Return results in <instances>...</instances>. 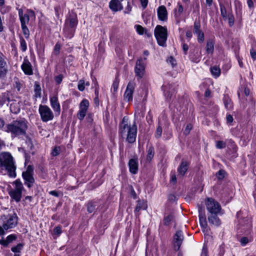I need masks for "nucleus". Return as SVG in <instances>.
I'll use <instances>...</instances> for the list:
<instances>
[{
	"instance_id": "nucleus-1",
	"label": "nucleus",
	"mask_w": 256,
	"mask_h": 256,
	"mask_svg": "<svg viewBox=\"0 0 256 256\" xmlns=\"http://www.w3.org/2000/svg\"><path fill=\"white\" fill-rule=\"evenodd\" d=\"M28 128V122L24 118H20L8 124L4 130L10 133L12 137H17L26 136Z\"/></svg>"
},
{
	"instance_id": "nucleus-2",
	"label": "nucleus",
	"mask_w": 256,
	"mask_h": 256,
	"mask_svg": "<svg viewBox=\"0 0 256 256\" xmlns=\"http://www.w3.org/2000/svg\"><path fill=\"white\" fill-rule=\"evenodd\" d=\"M119 133L122 138H126L130 144L135 142L137 134V126L135 122L132 125L124 123V118L119 126Z\"/></svg>"
},
{
	"instance_id": "nucleus-3",
	"label": "nucleus",
	"mask_w": 256,
	"mask_h": 256,
	"mask_svg": "<svg viewBox=\"0 0 256 256\" xmlns=\"http://www.w3.org/2000/svg\"><path fill=\"white\" fill-rule=\"evenodd\" d=\"M0 167L4 168L7 170L10 177H16V166L10 152H2L0 154Z\"/></svg>"
},
{
	"instance_id": "nucleus-4",
	"label": "nucleus",
	"mask_w": 256,
	"mask_h": 256,
	"mask_svg": "<svg viewBox=\"0 0 256 256\" xmlns=\"http://www.w3.org/2000/svg\"><path fill=\"white\" fill-rule=\"evenodd\" d=\"M12 184L15 186L14 188L10 190L8 194L10 198L16 202H20L22 196V192L24 190L23 184L19 179L16 180Z\"/></svg>"
},
{
	"instance_id": "nucleus-5",
	"label": "nucleus",
	"mask_w": 256,
	"mask_h": 256,
	"mask_svg": "<svg viewBox=\"0 0 256 256\" xmlns=\"http://www.w3.org/2000/svg\"><path fill=\"white\" fill-rule=\"evenodd\" d=\"M208 214H222L223 210L220 203L212 198H208L205 200Z\"/></svg>"
},
{
	"instance_id": "nucleus-6",
	"label": "nucleus",
	"mask_w": 256,
	"mask_h": 256,
	"mask_svg": "<svg viewBox=\"0 0 256 256\" xmlns=\"http://www.w3.org/2000/svg\"><path fill=\"white\" fill-rule=\"evenodd\" d=\"M154 32L158 44L162 46H166L168 36L166 28L160 25H158L154 29Z\"/></svg>"
},
{
	"instance_id": "nucleus-7",
	"label": "nucleus",
	"mask_w": 256,
	"mask_h": 256,
	"mask_svg": "<svg viewBox=\"0 0 256 256\" xmlns=\"http://www.w3.org/2000/svg\"><path fill=\"white\" fill-rule=\"evenodd\" d=\"M34 167L32 165H29L26 168V171L22 173V176L24 180V184L28 188L32 186L35 180L34 178Z\"/></svg>"
},
{
	"instance_id": "nucleus-8",
	"label": "nucleus",
	"mask_w": 256,
	"mask_h": 256,
	"mask_svg": "<svg viewBox=\"0 0 256 256\" xmlns=\"http://www.w3.org/2000/svg\"><path fill=\"white\" fill-rule=\"evenodd\" d=\"M38 111L43 122L52 120L54 118L52 110L46 105L40 104L39 106Z\"/></svg>"
},
{
	"instance_id": "nucleus-9",
	"label": "nucleus",
	"mask_w": 256,
	"mask_h": 256,
	"mask_svg": "<svg viewBox=\"0 0 256 256\" xmlns=\"http://www.w3.org/2000/svg\"><path fill=\"white\" fill-rule=\"evenodd\" d=\"M146 58H144V60H142V58H140L137 60L136 62V64L134 68V72L136 74V76L138 80L141 79L144 74L145 66L144 61L146 60Z\"/></svg>"
},
{
	"instance_id": "nucleus-10",
	"label": "nucleus",
	"mask_w": 256,
	"mask_h": 256,
	"mask_svg": "<svg viewBox=\"0 0 256 256\" xmlns=\"http://www.w3.org/2000/svg\"><path fill=\"white\" fill-rule=\"evenodd\" d=\"M6 220L4 224V226L6 230L14 228L18 224V217L16 213L12 214H8L6 216Z\"/></svg>"
},
{
	"instance_id": "nucleus-11",
	"label": "nucleus",
	"mask_w": 256,
	"mask_h": 256,
	"mask_svg": "<svg viewBox=\"0 0 256 256\" xmlns=\"http://www.w3.org/2000/svg\"><path fill=\"white\" fill-rule=\"evenodd\" d=\"M136 86L134 80L130 81L126 86L124 96L125 100L128 102L132 100V96Z\"/></svg>"
},
{
	"instance_id": "nucleus-12",
	"label": "nucleus",
	"mask_w": 256,
	"mask_h": 256,
	"mask_svg": "<svg viewBox=\"0 0 256 256\" xmlns=\"http://www.w3.org/2000/svg\"><path fill=\"white\" fill-rule=\"evenodd\" d=\"M184 236L181 230L176 231L174 236V246L176 250H178L184 240Z\"/></svg>"
},
{
	"instance_id": "nucleus-13",
	"label": "nucleus",
	"mask_w": 256,
	"mask_h": 256,
	"mask_svg": "<svg viewBox=\"0 0 256 256\" xmlns=\"http://www.w3.org/2000/svg\"><path fill=\"white\" fill-rule=\"evenodd\" d=\"M208 214V219L209 223L215 226H218L221 224V222L218 218L219 215L223 214Z\"/></svg>"
},
{
	"instance_id": "nucleus-14",
	"label": "nucleus",
	"mask_w": 256,
	"mask_h": 256,
	"mask_svg": "<svg viewBox=\"0 0 256 256\" xmlns=\"http://www.w3.org/2000/svg\"><path fill=\"white\" fill-rule=\"evenodd\" d=\"M8 72L7 62L2 54H0V78L4 77Z\"/></svg>"
},
{
	"instance_id": "nucleus-15",
	"label": "nucleus",
	"mask_w": 256,
	"mask_h": 256,
	"mask_svg": "<svg viewBox=\"0 0 256 256\" xmlns=\"http://www.w3.org/2000/svg\"><path fill=\"white\" fill-rule=\"evenodd\" d=\"M50 106L58 114H60V106L58 100L57 96H54L50 98Z\"/></svg>"
},
{
	"instance_id": "nucleus-16",
	"label": "nucleus",
	"mask_w": 256,
	"mask_h": 256,
	"mask_svg": "<svg viewBox=\"0 0 256 256\" xmlns=\"http://www.w3.org/2000/svg\"><path fill=\"white\" fill-rule=\"evenodd\" d=\"M22 69L26 74L32 75L33 74L32 66L28 60L24 58L21 66Z\"/></svg>"
},
{
	"instance_id": "nucleus-17",
	"label": "nucleus",
	"mask_w": 256,
	"mask_h": 256,
	"mask_svg": "<svg viewBox=\"0 0 256 256\" xmlns=\"http://www.w3.org/2000/svg\"><path fill=\"white\" fill-rule=\"evenodd\" d=\"M189 166V162L182 160L180 166L178 168V174L181 176H184L186 173Z\"/></svg>"
},
{
	"instance_id": "nucleus-18",
	"label": "nucleus",
	"mask_w": 256,
	"mask_h": 256,
	"mask_svg": "<svg viewBox=\"0 0 256 256\" xmlns=\"http://www.w3.org/2000/svg\"><path fill=\"white\" fill-rule=\"evenodd\" d=\"M109 7L112 11L115 12L123 9V6L119 0H111L109 3Z\"/></svg>"
},
{
	"instance_id": "nucleus-19",
	"label": "nucleus",
	"mask_w": 256,
	"mask_h": 256,
	"mask_svg": "<svg viewBox=\"0 0 256 256\" xmlns=\"http://www.w3.org/2000/svg\"><path fill=\"white\" fill-rule=\"evenodd\" d=\"M158 16L160 20L166 21L168 18V12L164 6H161L158 8Z\"/></svg>"
},
{
	"instance_id": "nucleus-20",
	"label": "nucleus",
	"mask_w": 256,
	"mask_h": 256,
	"mask_svg": "<svg viewBox=\"0 0 256 256\" xmlns=\"http://www.w3.org/2000/svg\"><path fill=\"white\" fill-rule=\"evenodd\" d=\"M18 15L20 20V22L21 26H25L30 21L29 14L26 13L24 14L22 9L18 10Z\"/></svg>"
},
{
	"instance_id": "nucleus-21",
	"label": "nucleus",
	"mask_w": 256,
	"mask_h": 256,
	"mask_svg": "<svg viewBox=\"0 0 256 256\" xmlns=\"http://www.w3.org/2000/svg\"><path fill=\"white\" fill-rule=\"evenodd\" d=\"M17 236L15 234H12L8 236L5 240H0V244L4 247H7L8 244L17 239Z\"/></svg>"
},
{
	"instance_id": "nucleus-22",
	"label": "nucleus",
	"mask_w": 256,
	"mask_h": 256,
	"mask_svg": "<svg viewBox=\"0 0 256 256\" xmlns=\"http://www.w3.org/2000/svg\"><path fill=\"white\" fill-rule=\"evenodd\" d=\"M128 166L130 172L132 174H136L138 171V161L137 159L132 158L129 160Z\"/></svg>"
},
{
	"instance_id": "nucleus-23",
	"label": "nucleus",
	"mask_w": 256,
	"mask_h": 256,
	"mask_svg": "<svg viewBox=\"0 0 256 256\" xmlns=\"http://www.w3.org/2000/svg\"><path fill=\"white\" fill-rule=\"evenodd\" d=\"M198 212H199L198 216H199L200 225L202 228H206L207 226V222L206 220V218L204 214L202 212V208H199Z\"/></svg>"
},
{
	"instance_id": "nucleus-24",
	"label": "nucleus",
	"mask_w": 256,
	"mask_h": 256,
	"mask_svg": "<svg viewBox=\"0 0 256 256\" xmlns=\"http://www.w3.org/2000/svg\"><path fill=\"white\" fill-rule=\"evenodd\" d=\"M98 200H92L87 204V210L89 213L94 212L98 208Z\"/></svg>"
},
{
	"instance_id": "nucleus-25",
	"label": "nucleus",
	"mask_w": 256,
	"mask_h": 256,
	"mask_svg": "<svg viewBox=\"0 0 256 256\" xmlns=\"http://www.w3.org/2000/svg\"><path fill=\"white\" fill-rule=\"evenodd\" d=\"M223 102L224 104L225 108L227 110H230L233 108V104L232 100L227 95H224L223 98Z\"/></svg>"
},
{
	"instance_id": "nucleus-26",
	"label": "nucleus",
	"mask_w": 256,
	"mask_h": 256,
	"mask_svg": "<svg viewBox=\"0 0 256 256\" xmlns=\"http://www.w3.org/2000/svg\"><path fill=\"white\" fill-rule=\"evenodd\" d=\"M214 41L212 39H208L206 42V51L208 54H212L214 51Z\"/></svg>"
},
{
	"instance_id": "nucleus-27",
	"label": "nucleus",
	"mask_w": 256,
	"mask_h": 256,
	"mask_svg": "<svg viewBox=\"0 0 256 256\" xmlns=\"http://www.w3.org/2000/svg\"><path fill=\"white\" fill-rule=\"evenodd\" d=\"M146 159L148 161L150 162L154 156V148L152 146H150L147 150Z\"/></svg>"
},
{
	"instance_id": "nucleus-28",
	"label": "nucleus",
	"mask_w": 256,
	"mask_h": 256,
	"mask_svg": "<svg viewBox=\"0 0 256 256\" xmlns=\"http://www.w3.org/2000/svg\"><path fill=\"white\" fill-rule=\"evenodd\" d=\"M210 72L213 76L216 78L220 76V69L219 67L215 66L210 68Z\"/></svg>"
},
{
	"instance_id": "nucleus-29",
	"label": "nucleus",
	"mask_w": 256,
	"mask_h": 256,
	"mask_svg": "<svg viewBox=\"0 0 256 256\" xmlns=\"http://www.w3.org/2000/svg\"><path fill=\"white\" fill-rule=\"evenodd\" d=\"M89 106V102L86 99H84L80 104V109L87 111Z\"/></svg>"
},
{
	"instance_id": "nucleus-30",
	"label": "nucleus",
	"mask_w": 256,
	"mask_h": 256,
	"mask_svg": "<svg viewBox=\"0 0 256 256\" xmlns=\"http://www.w3.org/2000/svg\"><path fill=\"white\" fill-rule=\"evenodd\" d=\"M174 219V216L172 214H170L167 216L164 217V225L168 226L170 225V222L173 221Z\"/></svg>"
},
{
	"instance_id": "nucleus-31",
	"label": "nucleus",
	"mask_w": 256,
	"mask_h": 256,
	"mask_svg": "<svg viewBox=\"0 0 256 256\" xmlns=\"http://www.w3.org/2000/svg\"><path fill=\"white\" fill-rule=\"evenodd\" d=\"M69 25L72 28H75L78 24V20L76 16H71L69 18Z\"/></svg>"
},
{
	"instance_id": "nucleus-32",
	"label": "nucleus",
	"mask_w": 256,
	"mask_h": 256,
	"mask_svg": "<svg viewBox=\"0 0 256 256\" xmlns=\"http://www.w3.org/2000/svg\"><path fill=\"white\" fill-rule=\"evenodd\" d=\"M24 244L22 243L18 244L16 246L11 248V250L14 253H20L24 247Z\"/></svg>"
},
{
	"instance_id": "nucleus-33",
	"label": "nucleus",
	"mask_w": 256,
	"mask_h": 256,
	"mask_svg": "<svg viewBox=\"0 0 256 256\" xmlns=\"http://www.w3.org/2000/svg\"><path fill=\"white\" fill-rule=\"evenodd\" d=\"M145 204L144 202L142 200H138L137 202L136 206L135 208L134 212H138L141 209H146V207L145 206Z\"/></svg>"
},
{
	"instance_id": "nucleus-34",
	"label": "nucleus",
	"mask_w": 256,
	"mask_h": 256,
	"mask_svg": "<svg viewBox=\"0 0 256 256\" xmlns=\"http://www.w3.org/2000/svg\"><path fill=\"white\" fill-rule=\"evenodd\" d=\"M178 10H175L174 16L176 18H178V17L180 16L183 12V11H184L183 6L180 3H178Z\"/></svg>"
},
{
	"instance_id": "nucleus-35",
	"label": "nucleus",
	"mask_w": 256,
	"mask_h": 256,
	"mask_svg": "<svg viewBox=\"0 0 256 256\" xmlns=\"http://www.w3.org/2000/svg\"><path fill=\"white\" fill-rule=\"evenodd\" d=\"M220 14L223 18L226 20L227 19V12L225 6L222 4H220Z\"/></svg>"
},
{
	"instance_id": "nucleus-36",
	"label": "nucleus",
	"mask_w": 256,
	"mask_h": 256,
	"mask_svg": "<svg viewBox=\"0 0 256 256\" xmlns=\"http://www.w3.org/2000/svg\"><path fill=\"white\" fill-rule=\"evenodd\" d=\"M201 32H202V31L200 30V22H195L194 29V34H197Z\"/></svg>"
},
{
	"instance_id": "nucleus-37",
	"label": "nucleus",
	"mask_w": 256,
	"mask_h": 256,
	"mask_svg": "<svg viewBox=\"0 0 256 256\" xmlns=\"http://www.w3.org/2000/svg\"><path fill=\"white\" fill-rule=\"evenodd\" d=\"M20 48L21 50L24 52L27 49V45H26V42L22 36H20Z\"/></svg>"
},
{
	"instance_id": "nucleus-38",
	"label": "nucleus",
	"mask_w": 256,
	"mask_h": 256,
	"mask_svg": "<svg viewBox=\"0 0 256 256\" xmlns=\"http://www.w3.org/2000/svg\"><path fill=\"white\" fill-rule=\"evenodd\" d=\"M162 132V126L160 125V122H158V125L156 128L155 136L156 138H159L161 137Z\"/></svg>"
},
{
	"instance_id": "nucleus-39",
	"label": "nucleus",
	"mask_w": 256,
	"mask_h": 256,
	"mask_svg": "<svg viewBox=\"0 0 256 256\" xmlns=\"http://www.w3.org/2000/svg\"><path fill=\"white\" fill-rule=\"evenodd\" d=\"M87 111L80 110H78V114H77V117L80 120H84V118L85 117L86 115Z\"/></svg>"
},
{
	"instance_id": "nucleus-40",
	"label": "nucleus",
	"mask_w": 256,
	"mask_h": 256,
	"mask_svg": "<svg viewBox=\"0 0 256 256\" xmlns=\"http://www.w3.org/2000/svg\"><path fill=\"white\" fill-rule=\"evenodd\" d=\"M225 174L226 172L224 170H220L216 172V176L218 180H222L224 178Z\"/></svg>"
},
{
	"instance_id": "nucleus-41",
	"label": "nucleus",
	"mask_w": 256,
	"mask_h": 256,
	"mask_svg": "<svg viewBox=\"0 0 256 256\" xmlns=\"http://www.w3.org/2000/svg\"><path fill=\"white\" fill-rule=\"evenodd\" d=\"M34 87L35 96L36 98H40L41 96V88L40 85L35 84Z\"/></svg>"
},
{
	"instance_id": "nucleus-42",
	"label": "nucleus",
	"mask_w": 256,
	"mask_h": 256,
	"mask_svg": "<svg viewBox=\"0 0 256 256\" xmlns=\"http://www.w3.org/2000/svg\"><path fill=\"white\" fill-rule=\"evenodd\" d=\"M22 32L25 38L28 39L30 36V31L26 26H21Z\"/></svg>"
},
{
	"instance_id": "nucleus-43",
	"label": "nucleus",
	"mask_w": 256,
	"mask_h": 256,
	"mask_svg": "<svg viewBox=\"0 0 256 256\" xmlns=\"http://www.w3.org/2000/svg\"><path fill=\"white\" fill-rule=\"evenodd\" d=\"M78 90L81 92H82L84 90L85 82L84 80H80L78 81Z\"/></svg>"
},
{
	"instance_id": "nucleus-44",
	"label": "nucleus",
	"mask_w": 256,
	"mask_h": 256,
	"mask_svg": "<svg viewBox=\"0 0 256 256\" xmlns=\"http://www.w3.org/2000/svg\"><path fill=\"white\" fill-rule=\"evenodd\" d=\"M251 241V239H250L248 238L245 236L242 238L240 240L242 246H245L246 244Z\"/></svg>"
},
{
	"instance_id": "nucleus-45",
	"label": "nucleus",
	"mask_w": 256,
	"mask_h": 256,
	"mask_svg": "<svg viewBox=\"0 0 256 256\" xmlns=\"http://www.w3.org/2000/svg\"><path fill=\"white\" fill-rule=\"evenodd\" d=\"M61 46L60 44L56 43L54 47L53 54L55 56H58L60 52Z\"/></svg>"
},
{
	"instance_id": "nucleus-46",
	"label": "nucleus",
	"mask_w": 256,
	"mask_h": 256,
	"mask_svg": "<svg viewBox=\"0 0 256 256\" xmlns=\"http://www.w3.org/2000/svg\"><path fill=\"white\" fill-rule=\"evenodd\" d=\"M226 146V143L224 141L218 140L216 142V147L217 148L222 149L225 148Z\"/></svg>"
},
{
	"instance_id": "nucleus-47",
	"label": "nucleus",
	"mask_w": 256,
	"mask_h": 256,
	"mask_svg": "<svg viewBox=\"0 0 256 256\" xmlns=\"http://www.w3.org/2000/svg\"><path fill=\"white\" fill-rule=\"evenodd\" d=\"M228 20L229 26L231 27L234 24V16L232 14H228Z\"/></svg>"
},
{
	"instance_id": "nucleus-48",
	"label": "nucleus",
	"mask_w": 256,
	"mask_h": 256,
	"mask_svg": "<svg viewBox=\"0 0 256 256\" xmlns=\"http://www.w3.org/2000/svg\"><path fill=\"white\" fill-rule=\"evenodd\" d=\"M119 80L118 78H116L113 82L112 89H113L114 92H116L118 88Z\"/></svg>"
},
{
	"instance_id": "nucleus-49",
	"label": "nucleus",
	"mask_w": 256,
	"mask_h": 256,
	"mask_svg": "<svg viewBox=\"0 0 256 256\" xmlns=\"http://www.w3.org/2000/svg\"><path fill=\"white\" fill-rule=\"evenodd\" d=\"M166 61L167 62L170 64L173 68L176 65V60L172 56L168 57Z\"/></svg>"
},
{
	"instance_id": "nucleus-50",
	"label": "nucleus",
	"mask_w": 256,
	"mask_h": 256,
	"mask_svg": "<svg viewBox=\"0 0 256 256\" xmlns=\"http://www.w3.org/2000/svg\"><path fill=\"white\" fill-rule=\"evenodd\" d=\"M198 37V41L199 43H202L204 40V34L202 32L196 34Z\"/></svg>"
},
{
	"instance_id": "nucleus-51",
	"label": "nucleus",
	"mask_w": 256,
	"mask_h": 256,
	"mask_svg": "<svg viewBox=\"0 0 256 256\" xmlns=\"http://www.w3.org/2000/svg\"><path fill=\"white\" fill-rule=\"evenodd\" d=\"M192 126L190 124H188L186 125V128H185L184 133L186 135H188L190 134V130L192 129Z\"/></svg>"
},
{
	"instance_id": "nucleus-52",
	"label": "nucleus",
	"mask_w": 256,
	"mask_h": 256,
	"mask_svg": "<svg viewBox=\"0 0 256 256\" xmlns=\"http://www.w3.org/2000/svg\"><path fill=\"white\" fill-rule=\"evenodd\" d=\"M60 152V148L56 146L52 152V155L53 156H57L59 154Z\"/></svg>"
},
{
	"instance_id": "nucleus-53",
	"label": "nucleus",
	"mask_w": 256,
	"mask_h": 256,
	"mask_svg": "<svg viewBox=\"0 0 256 256\" xmlns=\"http://www.w3.org/2000/svg\"><path fill=\"white\" fill-rule=\"evenodd\" d=\"M136 32L140 34H142L144 33V28L140 25H136Z\"/></svg>"
},
{
	"instance_id": "nucleus-54",
	"label": "nucleus",
	"mask_w": 256,
	"mask_h": 256,
	"mask_svg": "<svg viewBox=\"0 0 256 256\" xmlns=\"http://www.w3.org/2000/svg\"><path fill=\"white\" fill-rule=\"evenodd\" d=\"M54 232L55 234L59 235L62 233L61 227L56 226L54 230Z\"/></svg>"
},
{
	"instance_id": "nucleus-55",
	"label": "nucleus",
	"mask_w": 256,
	"mask_h": 256,
	"mask_svg": "<svg viewBox=\"0 0 256 256\" xmlns=\"http://www.w3.org/2000/svg\"><path fill=\"white\" fill-rule=\"evenodd\" d=\"M63 76L62 74H60L55 77V81L58 84H60L62 80Z\"/></svg>"
},
{
	"instance_id": "nucleus-56",
	"label": "nucleus",
	"mask_w": 256,
	"mask_h": 256,
	"mask_svg": "<svg viewBox=\"0 0 256 256\" xmlns=\"http://www.w3.org/2000/svg\"><path fill=\"white\" fill-rule=\"evenodd\" d=\"M250 56H251L252 58V59H254V60H256V52L253 48H252L250 50Z\"/></svg>"
},
{
	"instance_id": "nucleus-57",
	"label": "nucleus",
	"mask_w": 256,
	"mask_h": 256,
	"mask_svg": "<svg viewBox=\"0 0 256 256\" xmlns=\"http://www.w3.org/2000/svg\"><path fill=\"white\" fill-rule=\"evenodd\" d=\"M188 48V46L187 44L184 43L182 44V50L184 51V54L186 55L187 54Z\"/></svg>"
},
{
	"instance_id": "nucleus-58",
	"label": "nucleus",
	"mask_w": 256,
	"mask_h": 256,
	"mask_svg": "<svg viewBox=\"0 0 256 256\" xmlns=\"http://www.w3.org/2000/svg\"><path fill=\"white\" fill-rule=\"evenodd\" d=\"M225 252L224 247L222 246H220L218 256H223Z\"/></svg>"
},
{
	"instance_id": "nucleus-59",
	"label": "nucleus",
	"mask_w": 256,
	"mask_h": 256,
	"mask_svg": "<svg viewBox=\"0 0 256 256\" xmlns=\"http://www.w3.org/2000/svg\"><path fill=\"white\" fill-rule=\"evenodd\" d=\"M164 95L166 96V99L168 100H170L172 98V94L170 92H166L164 93Z\"/></svg>"
},
{
	"instance_id": "nucleus-60",
	"label": "nucleus",
	"mask_w": 256,
	"mask_h": 256,
	"mask_svg": "<svg viewBox=\"0 0 256 256\" xmlns=\"http://www.w3.org/2000/svg\"><path fill=\"white\" fill-rule=\"evenodd\" d=\"M49 194L53 196L58 197L60 196V194L56 190H52L49 192Z\"/></svg>"
},
{
	"instance_id": "nucleus-61",
	"label": "nucleus",
	"mask_w": 256,
	"mask_h": 256,
	"mask_svg": "<svg viewBox=\"0 0 256 256\" xmlns=\"http://www.w3.org/2000/svg\"><path fill=\"white\" fill-rule=\"evenodd\" d=\"M141 4L143 8H145L148 4V0H140Z\"/></svg>"
},
{
	"instance_id": "nucleus-62",
	"label": "nucleus",
	"mask_w": 256,
	"mask_h": 256,
	"mask_svg": "<svg viewBox=\"0 0 256 256\" xmlns=\"http://www.w3.org/2000/svg\"><path fill=\"white\" fill-rule=\"evenodd\" d=\"M233 120V117L232 115L228 114L226 116V121L228 123H232Z\"/></svg>"
},
{
	"instance_id": "nucleus-63",
	"label": "nucleus",
	"mask_w": 256,
	"mask_h": 256,
	"mask_svg": "<svg viewBox=\"0 0 256 256\" xmlns=\"http://www.w3.org/2000/svg\"><path fill=\"white\" fill-rule=\"evenodd\" d=\"M10 10V8L9 6H6V8H0V10L1 11V12L2 14H4L6 12H8Z\"/></svg>"
},
{
	"instance_id": "nucleus-64",
	"label": "nucleus",
	"mask_w": 256,
	"mask_h": 256,
	"mask_svg": "<svg viewBox=\"0 0 256 256\" xmlns=\"http://www.w3.org/2000/svg\"><path fill=\"white\" fill-rule=\"evenodd\" d=\"M5 230H6L4 226V224L2 226H0V236H3L5 234Z\"/></svg>"
}]
</instances>
